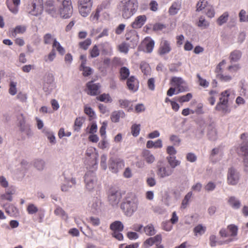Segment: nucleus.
Here are the masks:
<instances>
[{
    "mask_svg": "<svg viewBox=\"0 0 248 248\" xmlns=\"http://www.w3.org/2000/svg\"><path fill=\"white\" fill-rule=\"evenodd\" d=\"M59 6L55 5L51 8H47L46 12L53 17H57L59 15L63 18H68L73 13V7L71 0H57Z\"/></svg>",
    "mask_w": 248,
    "mask_h": 248,
    "instance_id": "obj_1",
    "label": "nucleus"
},
{
    "mask_svg": "<svg viewBox=\"0 0 248 248\" xmlns=\"http://www.w3.org/2000/svg\"><path fill=\"white\" fill-rule=\"evenodd\" d=\"M122 16L124 19H129L137 11L139 3L137 0H123L120 4Z\"/></svg>",
    "mask_w": 248,
    "mask_h": 248,
    "instance_id": "obj_2",
    "label": "nucleus"
},
{
    "mask_svg": "<svg viewBox=\"0 0 248 248\" xmlns=\"http://www.w3.org/2000/svg\"><path fill=\"white\" fill-rule=\"evenodd\" d=\"M137 207V199L133 195L127 196L121 205V208L127 216H132Z\"/></svg>",
    "mask_w": 248,
    "mask_h": 248,
    "instance_id": "obj_3",
    "label": "nucleus"
},
{
    "mask_svg": "<svg viewBox=\"0 0 248 248\" xmlns=\"http://www.w3.org/2000/svg\"><path fill=\"white\" fill-rule=\"evenodd\" d=\"M108 16V1L106 0L98 5L94 14L90 16L92 21H97L99 18L101 20L106 19Z\"/></svg>",
    "mask_w": 248,
    "mask_h": 248,
    "instance_id": "obj_4",
    "label": "nucleus"
},
{
    "mask_svg": "<svg viewBox=\"0 0 248 248\" xmlns=\"http://www.w3.org/2000/svg\"><path fill=\"white\" fill-rule=\"evenodd\" d=\"M43 0H33L28 4L27 11L31 16H37L42 14L44 10Z\"/></svg>",
    "mask_w": 248,
    "mask_h": 248,
    "instance_id": "obj_5",
    "label": "nucleus"
},
{
    "mask_svg": "<svg viewBox=\"0 0 248 248\" xmlns=\"http://www.w3.org/2000/svg\"><path fill=\"white\" fill-rule=\"evenodd\" d=\"M84 182L86 189L89 191H92L97 185V179L95 173L93 171H89L84 176Z\"/></svg>",
    "mask_w": 248,
    "mask_h": 248,
    "instance_id": "obj_6",
    "label": "nucleus"
},
{
    "mask_svg": "<svg viewBox=\"0 0 248 248\" xmlns=\"http://www.w3.org/2000/svg\"><path fill=\"white\" fill-rule=\"evenodd\" d=\"M156 173L158 178L164 179L171 175L173 173V170L168 165L162 163H158L156 166Z\"/></svg>",
    "mask_w": 248,
    "mask_h": 248,
    "instance_id": "obj_7",
    "label": "nucleus"
},
{
    "mask_svg": "<svg viewBox=\"0 0 248 248\" xmlns=\"http://www.w3.org/2000/svg\"><path fill=\"white\" fill-rule=\"evenodd\" d=\"M93 4V0H78V7L80 14L83 17L88 16L91 11Z\"/></svg>",
    "mask_w": 248,
    "mask_h": 248,
    "instance_id": "obj_8",
    "label": "nucleus"
},
{
    "mask_svg": "<svg viewBox=\"0 0 248 248\" xmlns=\"http://www.w3.org/2000/svg\"><path fill=\"white\" fill-rule=\"evenodd\" d=\"M112 232L111 235L112 237L119 241L123 240L124 236L121 232L124 229V226L121 222L116 221L112 223L110 226Z\"/></svg>",
    "mask_w": 248,
    "mask_h": 248,
    "instance_id": "obj_9",
    "label": "nucleus"
},
{
    "mask_svg": "<svg viewBox=\"0 0 248 248\" xmlns=\"http://www.w3.org/2000/svg\"><path fill=\"white\" fill-rule=\"evenodd\" d=\"M63 175L64 178V182L61 186V189L62 191H67L76 184V180L72 177L71 173L66 171L63 172Z\"/></svg>",
    "mask_w": 248,
    "mask_h": 248,
    "instance_id": "obj_10",
    "label": "nucleus"
},
{
    "mask_svg": "<svg viewBox=\"0 0 248 248\" xmlns=\"http://www.w3.org/2000/svg\"><path fill=\"white\" fill-rule=\"evenodd\" d=\"M122 198V192L118 189H111L109 191V205L117 207Z\"/></svg>",
    "mask_w": 248,
    "mask_h": 248,
    "instance_id": "obj_11",
    "label": "nucleus"
},
{
    "mask_svg": "<svg viewBox=\"0 0 248 248\" xmlns=\"http://www.w3.org/2000/svg\"><path fill=\"white\" fill-rule=\"evenodd\" d=\"M17 119L20 131L26 134L28 137H31L33 135V132L31 130L30 126L26 124L23 114H19L18 116Z\"/></svg>",
    "mask_w": 248,
    "mask_h": 248,
    "instance_id": "obj_12",
    "label": "nucleus"
},
{
    "mask_svg": "<svg viewBox=\"0 0 248 248\" xmlns=\"http://www.w3.org/2000/svg\"><path fill=\"white\" fill-rule=\"evenodd\" d=\"M124 166V162L122 159L115 158L109 160V170L113 173L118 172Z\"/></svg>",
    "mask_w": 248,
    "mask_h": 248,
    "instance_id": "obj_13",
    "label": "nucleus"
},
{
    "mask_svg": "<svg viewBox=\"0 0 248 248\" xmlns=\"http://www.w3.org/2000/svg\"><path fill=\"white\" fill-rule=\"evenodd\" d=\"M125 36L126 40L128 41L127 43L130 44L131 47H135L137 45L139 42V36L135 30H132L127 31Z\"/></svg>",
    "mask_w": 248,
    "mask_h": 248,
    "instance_id": "obj_14",
    "label": "nucleus"
},
{
    "mask_svg": "<svg viewBox=\"0 0 248 248\" xmlns=\"http://www.w3.org/2000/svg\"><path fill=\"white\" fill-rule=\"evenodd\" d=\"M239 179L238 172L233 168H231L228 170L227 174V183L230 185H236Z\"/></svg>",
    "mask_w": 248,
    "mask_h": 248,
    "instance_id": "obj_15",
    "label": "nucleus"
},
{
    "mask_svg": "<svg viewBox=\"0 0 248 248\" xmlns=\"http://www.w3.org/2000/svg\"><path fill=\"white\" fill-rule=\"evenodd\" d=\"M54 78L52 75L48 74L45 78L44 83L43 84L44 91L49 93L54 88Z\"/></svg>",
    "mask_w": 248,
    "mask_h": 248,
    "instance_id": "obj_16",
    "label": "nucleus"
},
{
    "mask_svg": "<svg viewBox=\"0 0 248 248\" xmlns=\"http://www.w3.org/2000/svg\"><path fill=\"white\" fill-rule=\"evenodd\" d=\"M162 241V235L160 234L156 235L154 237H151L147 239L143 243V247L144 248H149L153 245L157 243H161Z\"/></svg>",
    "mask_w": 248,
    "mask_h": 248,
    "instance_id": "obj_17",
    "label": "nucleus"
},
{
    "mask_svg": "<svg viewBox=\"0 0 248 248\" xmlns=\"http://www.w3.org/2000/svg\"><path fill=\"white\" fill-rule=\"evenodd\" d=\"M87 87L88 90V94L91 95H96L100 93V85L99 83H93V81L87 83Z\"/></svg>",
    "mask_w": 248,
    "mask_h": 248,
    "instance_id": "obj_18",
    "label": "nucleus"
},
{
    "mask_svg": "<svg viewBox=\"0 0 248 248\" xmlns=\"http://www.w3.org/2000/svg\"><path fill=\"white\" fill-rule=\"evenodd\" d=\"M171 50L170 42L166 40L162 39L160 44L158 53L163 55L169 53Z\"/></svg>",
    "mask_w": 248,
    "mask_h": 248,
    "instance_id": "obj_19",
    "label": "nucleus"
},
{
    "mask_svg": "<svg viewBox=\"0 0 248 248\" xmlns=\"http://www.w3.org/2000/svg\"><path fill=\"white\" fill-rule=\"evenodd\" d=\"M126 85L129 90L135 92L139 88V81L134 76H131L127 80Z\"/></svg>",
    "mask_w": 248,
    "mask_h": 248,
    "instance_id": "obj_20",
    "label": "nucleus"
},
{
    "mask_svg": "<svg viewBox=\"0 0 248 248\" xmlns=\"http://www.w3.org/2000/svg\"><path fill=\"white\" fill-rule=\"evenodd\" d=\"M147 17L145 15H140L137 16L134 22L132 23V27L134 29H139L145 23Z\"/></svg>",
    "mask_w": 248,
    "mask_h": 248,
    "instance_id": "obj_21",
    "label": "nucleus"
},
{
    "mask_svg": "<svg viewBox=\"0 0 248 248\" xmlns=\"http://www.w3.org/2000/svg\"><path fill=\"white\" fill-rule=\"evenodd\" d=\"M6 3L9 10L12 13L14 14L17 13L20 0H7Z\"/></svg>",
    "mask_w": 248,
    "mask_h": 248,
    "instance_id": "obj_22",
    "label": "nucleus"
},
{
    "mask_svg": "<svg viewBox=\"0 0 248 248\" xmlns=\"http://www.w3.org/2000/svg\"><path fill=\"white\" fill-rule=\"evenodd\" d=\"M182 7V2L181 0H176L173 1L170 7L168 13L170 16H174L178 14Z\"/></svg>",
    "mask_w": 248,
    "mask_h": 248,
    "instance_id": "obj_23",
    "label": "nucleus"
},
{
    "mask_svg": "<svg viewBox=\"0 0 248 248\" xmlns=\"http://www.w3.org/2000/svg\"><path fill=\"white\" fill-rule=\"evenodd\" d=\"M107 126V122H103L102 125L100 129V134L102 137L103 140L99 143V147L104 149L107 147V142L104 140L106 138V129Z\"/></svg>",
    "mask_w": 248,
    "mask_h": 248,
    "instance_id": "obj_24",
    "label": "nucleus"
},
{
    "mask_svg": "<svg viewBox=\"0 0 248 248\" xmlns=\"http://www.w3.org/2000/svg\"><path fill=\"white\" fill-rule=\"evenodd\" d=\"M101 202L100 200L95 198L93 201L91 205V210L94 214H96L101 211Z\"/></svg>",
    "mask_w": 248,
    "mask_h": 248,
    "instance_id": "obj_25",
    "label": "nucleus"
},
{
    "mask_svg": "<svg viewBox=\"0 0 248 248\" xmlns=\"http://www.w3.org/2000/svg\"><path fill=\"white\" fill-rule=\"evenodd\" d=\"M228 203L232 208L235 209H239L241 206L240 201L235 197L231 196L228 200Z\"/></svg>",
    "mask_w": 248,
    "mask_h": 248,
    "instance_id": "obj_26",
    "label": "nucleus"
},
{
    "mask_svg": "<svg viewBox=\"0 0 248 248\" xmlns=\"http://www.w3.org/2000/svg\"><path fill=\"white\" fill-rule=\"evenodd\" d=\"M166 159L170 165L169 166L172 169L173 171L174 169L181 163L180 161L177 160L175 156H168L166 157Z\"/></svg>",
    "mask_w": 248,
    "mask_h": 248,
    "instance_id": "obj_27",
    "label": "nucleus"
},
{
    "mask_svg": "<svg viewBox=\"0 0 248 248\" xmlns=\"http://www.w3.org/2000/svg\"><path fill=\"white\" fill-rule=\"evenodd\" d=\"M241 151L243 155V162L245 167L248 168V143L241 147Z\"/></svg>",
    "mask_w": 248,
    "mask_h": 248,
    "instance_id": "obj_28",
    "label": "nucleus"
},
{
    "mask_svg": "<svg viewBox=\"0 0 248 248\" xmlns=\"http://www.w3.org/2000/svg\"><path fill=\"white\" fill-rule=\"evenodd\" d=\"M15 190L14 189H8L5 191V193L0 195V199L3 201H8L9 202L12 201V195L15 194Z\"/></svg>",
    "mask_w": 248,
    "mask_h": 248,
    "instance_id": "obj_29",
    "label": "nucleus"
},
{
    "mask_svg": "<svg viewBox=\"0 0 248 248\" xmlns=\"http://www.w3.org/2000/svg\"><path fill=\"white\" fill-rule=\"evenodd\" d=\"M125 116V113L123 110L115 111L112 112L111 119L113 122L116 123L119 121L120 118H124Z\"/></svg>",
    "mask_w": 248,
    "mask_h": 248,
    "instance_id": "obj_30",
    "label": "nucleus"
},
{
    "mask_svg": "<svg viewBox=\"0 0 248 248\" xmlns=\"http://www.w3.org/2000/svg\"><path fill=\"white\" fill-rule=\"evenodd\" d=\"M143 156L146 161L149 164L153 163L155 160V157L153 154L148 150H145L142 153Z\"/></svg>",
    "mask_w": 248,
    "mask_h": 248,
    "instance_id": "obj_31",
    "label": "nucleus"
},
{
    "mask_svg": "<svg viewBox=\"0 0 248 248\" xmlns=\"http://www.w3.org/2000/svg\"><path fill=\"white\" fill-rule=\"evenodd\" d=\"M34 167L38 170H42L45 167L46 163L42 159H36L33 162Z\"/></svg>",
    "mask_w": 248,
    "mask_h": 248,
    "instance_id": "obj_32",
    "label": "nucleus"
},
{
    "mask_svg": "<svg viewBox=\"0 0 248 248\" xmlns=\"http://www.w3.org/2000/svg\"><path fill=\"white\" fill-rule=\"evenodd\" d=\"M229 96L230 93L228 90L223 92L221 93V96L219 98V101L217 103L222 104L223 105H228V97Z\"/></svg>",
    "mask_w": 248,
    "mask_h": 248,
    "instance_id": "obj_33",
    "label": "nucleus"
},
{
    "mask_svg": "<svg viewBox=\"0 0 248 248\" xmlns=\"http://www.w3.org/2000/svg\"><path fill=\"white\" fill-rule=\"evenodd\" d=\"M207 136L208 139L211 140H215L217 139V132L216 128L210 126L208 127V131L207 133Z\"/></svg>",
    "mask_w": 248,
    "mask_h": 248,
    "instance_id": "obj_34",
    "label": "nucleus"
},
{
    "mask_svg": "<svg viewBox=\"0 0 248 248\" xmlns=\"http://www.w3.org/2000/svg\"><path fill=\"white\" fill-rule=\"evenodd\" d=\"M146 147L148 148L154 147L155 148H161L162 147V140L158 139L155 142L152 140H148L146 143Z\"/></svg>",
    "mask_w": 248,
    "mask_h": 248,
    "instance_id": "obj_35",
    "label": "nucleus"
},
{
    "mask_svg": "<svg viewBox=\"0 0 248 248\" xmlns=\"http://www.w3.org/2000/svg\"><path fill=\"white\" fill-rule=\"evenodd\" d=\"M43 132L47 137V138L48 139V140H49V142L51 144H55V137L54 136V134L52 132L49 131L47 129L44 128L43 130Z\"/></svg>",
    "mask_w": 248,
    "mask_h": 248,
    "instance_id": "obj_36",
    "label": "nucleus"
},
{
    "mask_svg": "<svg viewBox=\"0 0 248 248\" xmlns=\"http://www.w3.org/2000/svg\"><path fill=\"white\" fill-rule=\"evenodd\" d=\"M215 109L222 113L225 114L230 112V109L229 108L228 105H223L220 103H217Z\"/></svg>",
    "mask_w": 248,
    "mask_h": 248,
    "instance_id": "obj_37",
    "label": "nucleus"
},
{
    "mask_svg": "<svg viewBox=\"0 0 248 248\" xmlns=\"http://www.w3.org/2000/svg\"><path fill=\"white\" fill-rule=\"evenodd\" d=\"M140 68L144 75L148 76L151 73V68L148 63L142 62L140 65Z\"/></svg>",
    "mask_w": 248,
    "mask_h": 248,
    "instance_id": "obj_38",
    "label": "nucleus"
},
{
    "mask_svg": "<svg viewBox=\"0 0 248 248\" xmlns=\"http://www.w3.org/2000/svg\"><path fill=\"white\" fill-rule=\"evenodd\" d=\"M143 230L145 234L148 236H153L156 233V231L154 226L151 224L146 226L144 228Z\"/></svg>",
    "mask_w": 248,
    "mask_h": 248,
    "instance_id": "obj_39",
    "label": "nucleus"
},
{
    "mask_svg": "<svg viewBox=\"0 0 248 248\" xmlns=\"http://www.w3.org/2000/svg\"><path fill=\"white\" fill-rule=\"evenodd\" d=\"M192 196V192L190 191L188 192L186 196H185L184 199L182 201L181 204V208H186L189 204V202L191 199V198Z\"/></svg>",
    "mask_w": 248,
    "mask_h": 248,
    "instance_id": "obj_40",
    "label": "nucleus"
},
{
    "mask_svg": "<svg viewBox=\"0 0 248 248\" xmlns=\"http://www.w3.org/2000/svg\"><path fill=\"white\" fill-rule=\"evenodd\" d=\"M55 39H57L50 33H47L43 36V41L46 45H50L52 42L54 43Z\"/></svg>",
    "mask_w": 248,
    "mask_h": 248,
    "instance_id": "obj_41",
    "label": "nucleus"
},
{
    "mask_svg": "<svg viewBox=\"0 0 248 248\" xmlns=\"http://www.w3.org/2000/svg\"><path fill=\"white\" fill-rule=\"evenodd\" d=\"M52 49H56L58 52L61 55H63L65 53L64 48L61 46L57 39H55L54 42L52 44Z\"/></svg>",
    "mask_w": 248,
    "mask_h": 248,
    "instance_id": "obj_42",
    "label": "nucleus"
},
{
    "mask_svg": "<svg viewBox=\"0 0 248 248\" xmlns=\"http://www.w3.org/2000/svg\"><path fill=\"white\" fill-rule=\"evenodd\" d=\"M241 52L239 50L232 51L230 56V59L231 62H236L238 61L241 57Z\"/></svg>",
    "mask_w": 248,
    "mask_h": 248,
    "instance_id": "obj_43",
    "label": "nucleus"
},
{
    "mask_svg": "<svg viewBox=\"0 0 248 248\" xmlns=\"http://www.w3.org/2000/svg\"><path fill=\"white\" fill-rule=\"evenodd\" d=\"M229 17V13L228 12H224L217 19V22L219 26H221L224 23H226L228 21Z\"/></svg>",
    "mask_w": 248,
    "mask_h": 248,
    "instance_id": "obj_44",
    "label": "nucleus"
},
{
    "mask_svg": "<svg viewBox=\"0 0 248 248\" xmlns=\"http://www.w3.org/2000/svg\"><path fill=\"white\" fill-rule=\"evenodd\" d=\"M80 70L83 71V75L85 77L90 76L93 73V69L90 67L86 66L85 62L81 64Z\"/></svg>",
    "mask_w": 248,
    "mask_h": 248,
    "instance_id": "obj_45",
    "label": "nucleus"
},
{
    "mask_svg": "<svg viewBox=\"0 0 248 248\" xmlns=\"http://www.w3.org/2000/svg\"><path fill=\"white\" fill-rule=\"evenodd\" d=\"M238 16L240 22H248V14L245 10H241Z\"/></svg>",
    "mask_w": 248,
    "mask_h": 248,
    "instance_id": "obj_46",
    "label": "nucleus"
},
{
    "mask_svg": "<svg viewBox=\"0 0 248 248\" xmlns=\"http://www.w3.org/2000/svg\"><path fill=\"white\" fill-rule=\"evenodd\" d=\"M185 81L182 78L179 77H173L171 79V84L172 86L176 88L180 86L181 84H183Z\"/></svg>",
    "mask_w": 248,
    "mask_h": 248,
    "instance_id": "obj_47",
    "label": "nucleus"
},
{
    "mask_svg": "<svg viewBox=\"0 0 248 248\" xmlns=\"http://www.w3.org/2000/svg\"><path fill=\"white\" fill-rule=\"evenodd\" d=\"M17 82L11 81L9 85V93L11 95H15L17 93Z\"/></svg>",
    "mask_w": 248,
    "mask_h": 248,
    "instance_id": "obj_48",
    "label": "nucleus"
},
{
    "mask_svg": "<svg viewBox=\"0 0 248 248\" xmlns=\"http://www.w3.org/2000/svg\"><path fill=\"white\" fill-rule=\"evenodd\" d=\"M228 233L230 236H235L237 234L238 228L236 226L234 225H230L227 227Z\"/></svg>",
    "mask_w": 248,
    "mask_h": 248,
    "instance_id": "obj_49",
    "label": "nucleus"
},
{
    "mask_svg": "<svg viewBox=\"0 0 248 248\" xmlns=\"http://www.w3.org/2000/svg\"><path fill=\"white\" fill-rule=\"evenodd\" d=\"M206 231V227L199 224L196 226L194 229V232L196 235H202Z\"/></svg>",
    "mask_w": 248,
    "mask_h": 248,
    "instance_id": "obj_50",
    "label": "nucleus"
},
{
    "mask_svg": "<svg viewBox=\"0 0 248 248\" xmlns=\"http://www.w3.org/2000/svg\"><path fill=\"white\" fill-rule=\"evenodd\" d=\"M197 25L202 29H204L208 27L209 26V23L207 21L204 17H200L197 23Z\"/></svg>",
    "mask_w": 248,
    "mask_h": 248,
    "instance_id": "obj_51",
    "label": "nucleus"
},
{
    "mask_svg": "<svg viewBox=\"0 0 248 248\" xmlns=\"http://www.w3.org/2000/svg\"><path fill=\"white\" fill-rule=\"evenodd\" d=\"M155 46V42L152 39L146 41L145 51L148 53L152 52Z\"/></svg>",
    "mask_w": 248,
    "mask_h": 248,
    "instance_id": "obj_52",
    "label": "nucleus"
},
{
    "mask_svg": "<svg viewBox=\"0 0 248 248\" xmlns=\"http://www.w3.org/2000/svg\"><path fill=\"white\" fill-rule=\"evenodd\" d=\"M56 53L55 49H52L50 52L48 54L47 56H46L44 58V60L46 62H52L56 57Z\"/></svg>",
    "mask_w": 248,
    "mask_h": 248,
    "instance_id": "obj_53",
    "label": "nucleus"
},
{
    "mask_svg": "<svg viewBox=\"0 0 248 248\" xmlns=\"http://www.w3.org/2000/svg\"><path fill=\"white\" fill-rule=\"evenodd\" d=\"M129 47H131L130 44L125 42L122 43L118 46L119 51L124 53L128 52Z\"/></svg>",
    "mask_w": 248,
    "mask_h": 248,
    "instance_id": "obj_54",
    "label": "nucleus"
},
{
    "mask_svg": "<svg viewBox=\"0 0 248 248\" xmlns=\"http://www.w3.org/2000/svg\"><path fill=\"white\" fill-rule=\"evenodd\" d=\"M192 98V93H188L186 95L178 97L177 100L180 103H184L189 101Z\"/></svg>",
    "mask_w": 248,
    "mask_h": 248,
    "instance_id": "obj_55",
    "label": "nucleus"
},
{
    "mask_svg": "<svg viewBox=\"0 0 248 248\" xmlns=\"http://www.w3.org/2000/svg\"><path fill=\"white\" fill-rule=\"evenodd\" d=\"M120 75L122 79H126L129 75V69L126 67H123L120 69Z\"/></svg>",
    "mask_w": 248,
    "mask_h": 248,
    "instance_id": "obj_56",
    "label": "nucleus"
},
{
    "mask_svg": "<svg viewBox=\"0 0 248 248\" xmlns=\"http://www.w3.org/2000/svg\"><path fill=\"white\" fill-rule=\"evenodd\" d=\"M207 1L206 0H200L197 3V11H201L206 7Z\"/></svg>",
    "mask_w": 248,
    "mask_h": 248,
    "instance_id": "obj_57",
    "label": "nucleus"
},
{
    "mask_svg": "<svg viewBox=\"0 0 248 248\" xmlns=\"http://www.w3.org/2000/svg\"><path fill=\"white\" fill-rule=\"evenodd\" d=\"M107 160H108L107 155H103L101 156L100 165H101V168L104 170H107V167H108Z\"/></svg>",
    "mask_w": 248,
    "mask_h": 248,
    "instance_id": "obj_58",
    "label": "nucleus"
},
{
    "mask_svg": "<svg viewBox=\"0 0 248 248\" xmlns=\"http://www.w3.org/2000/svg\"><path fill=\"white\" fill-rule=\"evenodd\" d=\"M92 161L91 163L89 164V168L90 169L95 170L97 168V161L96 156L95 155H93L91 158Z\"/></svg>",
    "mask_w": 248,
    "mask_h": 248,
    "instance_id": "obj_59",
    "label": "nucleus"
},
{
    "mask_svg": "<svg viewBox=\"0 0 248 248\" xmlns=\"http://www.w3.org/2000/svg\"><path fill=\"white\" fill-rule=\"evenodd\" d=\"M119 106L121 108H126L131 105V101L127 99H120L119 100Z\"/></svg>",
    "mask_w": 248,
    "mask_h": 248,
    "instance_id": "obj_60",
    "label": "nucleus"
},
{
    "mask_svg": "<svg viewBox=\"0 0 248 248\" xmlns=\"http://www.w3.org/2000/svg\"><path fill=\"white\" fill-rule=\"evenodd\" d=\"M197 77L198 78V82L201 86L204 87V88H207L209 86V82L206 81V79L202 78L200 74H198L197 75Z\"/></svg>",
    "mask_w": 248,
    "mask_h": 248,
    "instance_id": "obj_61",
    "label": "nucleus"
},
{
    "mask_svg": "<svg viewBox=\"0 0 248 248\" xmlns=\"http://www.w3.org/2000/svg\"><path fill=\"white\" fill-rule=\"evenodd\" d=\"M140 131V125L135 124L132 126L131 133L134 137L139 135Z\"/></svg>",
    "mask_w": 248,
    "mask_h": 248,
    "instance_id": "obj_62",
    "label": "nucleus"
},
{
    "mask_svg": "<svg viewBox=\"0 0 248 248\" xmlns=\"http://www.w3.org/2000/svg\"><path fill=\"white\" fill-rule=\"evenodd\" d=\"M177 92H176V94L184 92H186L189 90L187 85L185 81L183 83V84H181L180 86L177 88Z\"/></svg>",
    "mask_w": 248,
    "mask_h": 248,
    "instance_id": "obj_63",
    "label": "nucleus"
},
{
    "mask_svg": "<svg viewBox=\"0 0 248 248\" xmlns=\"http://www.w3.org/2000/svg\"><path fill=\"white\" fill-rule=\"evenodd\" d=\"M166 28V26L165 25L160 23H157L153 25V31H162Z\"/></svg>",
    "mask_w": 248,
    "mask_h": 248,
    "instance_id": "obj_64",
    "label": "nucleus"
}]
</instances>
